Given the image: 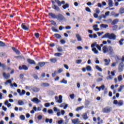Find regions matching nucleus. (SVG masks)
Masks as SVG:
<instances>
[{
	"instance_id": "nucleus-1",
	"label": "nucleus",
	"mask_w": 124,
	"mask_h": 124,
	"mask_svg": "<svg viewBox=\"0 0 124 124\" xmlns=\"http://www.w3.org/2000/svg\"><path fill=\"white\" fill-rule=\"evenodd\" d=\"M48 15L49 16H50L51 18H53V19H57L59 22H63V21H65L66 20L64 16L62 14H58V15H56L53 13H49Z\"/></svg>"
},
{
	"instance_id": "nucleus-2",
	"label": "nucleus",
	"mask_w": 124,
	"mask_h": 124,
	"mask_svg": "<svg viewBox=\"0 0 124 124\" xmlns=\"http://www.w3.org/2000/svg\"><path fill=\"white\" fill-rule=\"evenodd\" d=\"M102 38H108V39L116 40V38H117V36L113 33L110 34L109 33H107L102 36Z\"/></svg>"
},
{
	"instance_id": "nucleus-3",
	"label": "nucleus",
	"mask_w": 124,
	"mask_h": 124,
	"mask_svg": "<svg viewBox=\"0 0 124 124\" xmlns=\"http://www.w3.org/2000/svg\"><path fill=\"white\" fill-rule=\"evenodd\" d=\"M21 28L24 31H30V25L27 23H24L21 24Z\"/></svg>"
},
{
	"instance_id": "nucleus-4",
	"label": "nucleus",
	"mask_w": 124,
	"mask_h": 124,
	"mask_svg": "<svg viewBox=\"0 0 124 124\" xmlns=\"http://www.w3.org/2000/svg\"><path fill=\"white\" fill-rule=\"evenodd\" d=\"M55 98L56 102H57L60 104L62 103V95H59V97L58 96H55Z\"/></svg>"
},
{
	"instance_id": "nucleus-5",
	"label": "nucleus",
	"mask_w": 124,
	"mask_h": 124,
	"mask_svg": "<svg viewBox=\"0 0 124 124\" xmlns=\"http://www.w3.org/2000/svg\"><path fill=\"white\" fill-rule=\"evenodd\" d=\"M108 53L109 55L112 56V55L115 54V51H114V48L111 46H108Z\"/></svg>"
},
{
	"instance_id": "nucleus-6",
	"label": "nucleus",
	"mask_w": 124,
	"mask_h": 124,
	"mask_svg": "<svg viewBox=\"0 0 124 124\" xmlns=\"http://www.w3.org/2000/svg\"><path fill=\"white\" fill-rule=\"evenodd\" d=\"M112 110H113V109L111 107H107L103 108V113H110V112H111Z\"/></svg>"
},
{
	"instance_id": "nucleus-7",
	"label": "nucleus",
	"mask_w": 124,
	"mask_h": 124,
	"mask_svg": "<svg viewBox=\"0 0 124 124\" xmlns=\"http://www.w3.org/2000/svg\"><path fill=\"white\" fill-rule=\"evenodd\" d=\"M113 104L115 105H118V106H123L124 105V101H123V100L118 101V100H115L113 101Z\"/></svg>"
},
{
	"instance_id": "nucleus-8",
	"label": "nucleus",
	"mask_w": 124,
	"mask_h": 124,
	"mask_svg": "<svg viewBox=\"0 0 124 124\" xmlns=\"http://www.w3.org/2000/svg\"><path fill=\"white\" fill-rule=\"evenodd\" d=\"M31 101L36 104H38V103H40V102H41V101L36 97H34L31 99Z\"/></svg>"
},
{
	"instance_id": "nucleus-9",
	"label": "nucleus",
	"mask_w": 124,
	"mask_h": 124,
	"mask_svg": "<svg viewBox=\"0 0 124 124\" xmlns=\"http://www.w3.org/2000/svg\"><path fill=\"white\" fill-rule=\"evenodd\" d=\"M53 110L54 112H57V117H60L61 116V110L60 109L58 108L57 107H54L53 108Z\"/></svg>"
},
{
	"instance_id": "nucleus-10",
	"label": "nucleus",
	"mask_w": 124,
	"mask_h": 124,
	"mask_svg": "<svg viewBox=\"0 0 124 124\" xmlns=\"http://www.w3.org/2000/svg\"><path fill=\"white\" fill-rule=\"evenodd\" d=\"M55 1L57 3L58 6H62V4H65V1L64 0H62L61 2L60 0H55Z\"/></svg>"
},
{
	"instance_id": "nucleus-11",
	"label": "nucleus",
	"mask_w": 124,
	"mask_h": 124,
	"mask_svg": "<svg viewBox=\"0 0 124 124\" xmlns=\"http://www.w3.org/2000/svg\"><path fill=\"white\" fill-rule=\"evenodd\" d=\"M3 77L4 79L7 80L10 78V74L9 73H6L5 72L3 73Z\"/></svg>"
},
{
	"instance_id": "nucleus-12",
	"label": "nucleus",
	"mask_w": 124,
	"mask_h": 124,
	"mask_svg": "<svg viewBox=\"0 0 124 124\" xmlns=\"http://www.w3.org/2000/svg\"><path fill=\"white\" fill-rule=\"evenodd\" d=\"M124 63L123 62L121 63L118 68V70L119 72H122V71L124 70Z\"/></svg>"
},
{
	"instance_id": "nucleus-13",
	"label": "nucleus",
	"mask_w": 124,
	"mask_h": 124,
	"mask_svg": "<svg viewBox=\"0 0 124 124\" xmlns=\"http://www.w3.org/2000/svg\"><path fill=\"white\" fill-rule=\"evenodd\" d=\"M102 51L104 54H106V53H108V46H105L102 47Z\"/></svg>"
},
{
	"instance_id": "nucleus-14",
	"label": "nucleus",
	"mask_w": 124,
	"mask_h": 124,
	"mask_svg": "<svg viewBox=\"0 0 124 124\" xmlns=\"http://www.w3.org/2000/svg\"><path fill=\"white\" fill-rule=\"evenodd\" d=\"M72 123L73 124H79L80 123V121L78 119L72 120Z\"/></svg>"
},
{
	"instance_id": "nucleus-15",
	"label": "nucleus",
	"mask_w": 124,
	"mask_h": 124,
	"mask_svg": "<svg viewBox=\"0 0 124 124\" xmlns=\"http://www.w3.org/2000/svg\"><path fill=\"white\" fill-rule=\"evenodd\" d=\"M52 8L54 9V10H56V11H60V7L55 4L52 5Z\"/></svg>"
},
{
	"instance_id": "nucleus-16",
	"label": "nucleus",
	"mask_w": 124,
	"mask_h": 124,
	"mask_svg": "<svg viewBox=\"0 0 124 124\" xmlns=\"http://www.w3.org/2000/svg\"><path fill=\"white\" fill-rule=\"evenodd\" d=\"M82 117L84 120H88L89 117H88V114L87 113H84L82 115Z\"/></svg>"
},
{
	"instance_id": "nucleus-17",
	"label": "nucleus",
	"mask_w": 124,
	"mask_h": 124,
	"mask_svg": "<svg viewBox=\"0 0 124 124\" xmlns=\"http://www.w3.org/2000/svg\"><path fill=\"white\" fill-rule=\"evenodd\" d=\"M19 69H20V70H22V69H24V70H28V67L26 65H23L22 66H19Z\"/></svg>"
},
{
	"instance_id": "nucleus-18",
	"label": "nucleus",
	"mask_w": 124,
	"mask_h": 124,
	"mask_svg": "<svg viewBox=\"0 0 124 124\" xmlns=\"http://www.w3.org/2000/svg\"><path fill=\"white\" fill-rule=\"evenodd\" d=\"M119 23V19L116 18L113 20V21L111 23V25H116Z\"/></svg>"
},
{
	"instance_id": "nucleus-19",
	"label": "nucleus",
	"mask_w": 124,
	"mask_h": 124,
	"mask_svg": "<svg viewBox=\"0 0 124 124\" xmlns=\"http://www.w3.org/2000/svg\"><path fill=\"white\" fill-rule=\"evenodd\" d=\"M4 104L5 105H6V106H7V107L9 108V107H11V104L9 103V102L8 101V100H6L5 102H4Z\"/></svg>"
},
{
	"instance_id": "nucleus-20",
	"label": "nucleus",
	"mask_w": 124,
	"mask_h": 124,
	"mask_svg": "<svg viewBox=\"0 0 124 124\" xmlns=\"http://www.w3.org/2000/svg\"><path fill=\"white\" fill-rule=\"evenodd\" d=\"M98 27V25H94L93 26V29L94 31H99V29L97 28Z\"/></svg>"
},
{
	"instance_id": "nucleus-21",
	"label": "nucleus",
	"mask_w": 124,
	"mask_h": 124,
	"mask_svg": "<svg viewBox=\"0 0 124 124\" xmlns=\"http://www.w3.org/2000/svg\"><path fill=\"white\" fill-rule=\"evenodd\" d=\"M97 43L96 42H94L93 43L92 45H91V48H92V49H93V48H95L94 47H97Z\"/></svg>"
},
{
	"instance_id": "nucleus-22",
	"label": "nucleus",
	"mask_w": 124,
	"mask_h": 124,
	"mask_svg": "<svg viewBox=\"0 0 124 124\" xmlns=\"http://www.w3.org/2000/svg\"><path fill=\"white\" fill-rule=\"evenodd\" d=\"M27 62H28L30 63V64H34V63H35V62H34V61L31 59H28Z\"/></svg>"
},
{
	"instance_id": "nucleus-23",
	"label": "nucleus",
	"mask_w": 124,
	"mask_h": 124,
	"mask_svg": "<svg viewBox=\"0 0 124 124\" xmlns=\"http://www.w3.org/2000/svg\"><path fill=\"white\" fill-rule=\"evenodd\" d=\"M89 36L90 38H96V37H97V35L96 34H89Z\"/></svg>"
},
{
	"instance_id": "nucleus-24",
	"label": "nucleus",
	"mask_w": 124,
	"mask_h": 124,
	"mask_svg": "<svg viewBox=\"0 0 124 124\" xmlns=\"http://www.w3.org/2000/svg\"><path fill=\"white\" fill-rule=\"evenodd\" d=\"M76 37L78 39V41H82V37H81V36H80L79 34L76 35Z\"/></svg>"
},
{
	"instance_id": "nucleus-25",
	"label": "nucleus",
	"mask_w": 124,
	"mask_h": 124,
	"mask_svg": "<svg viewBox=\"0 0 124 124\" xmlns=\"http://www.w3.org/2000/svg\"><path fill=\"white\" fill-rule=\"evenodd\" d=\"M124 85H120V87L118 89V93H121V92L123 91V89H124Z\"/></svg>"
},
{
	"instance_id": "nucleus-26",
	"label": "nucleus",
	"mask_w": 124,
	"mask_h": 124,
	"mask_svg": "<svg viewBox=\"0 0 124 124\" xmlns=\"http://www.w3.org/2000/svg\"><path fill=\"white\" fill-rule=\"evenodd\" d=\"M92 51H93V52L94 53V54H97L99 53L98 50H97L96 48H92Z\"/></svg>"
},
{
	"instance_id": "nucleus-27",
	"label": "nucleus",
	"mask_w": 124,
	"mask_h": 124,
	"mask_svg": "<svg viewBox=\"0 0 124 124\" xmlns=\"http://www.w3.org/2000/svg\"><path fill=\"white\" fill-rule=\"evenodd\" d=\"M46 123H49V124H52V123H53V119H49L48 118H46Z\"/></svg>"
},
{
	"instance_id": "nucleus-28",
	"label": "nucleus",
	"mask_w": 124,
	"mask_h": 124,
	"mask_svg": "<svg viewBox=\"0 0 124 124\" xmlns=\"http://www.w3.org/2000/svg\"><path fill=\"white\" fill-rule=\"evenodd\" d=\"M0 67H2L3 69H5L6 67V65H5V63H2L1 62H0Z\"/></svg>"
},
{
	"instance_id": "nucleus-29",
	"label": "nucleus",
	"mask_w": 124,
	"mask_h": 124,
	"mask_svg": "<svg viewBox=\"0 0 124 124\" xmlns=\"http://www.w3.org/2000/svg\"><path fill=\"white\" fill-rule=\"evenodd\" d=\"M104 62L105 63L106 65H109V63H110V62H111V60L110 59H108H108H105Z\"/></svg>"
},
{
	"instance_id": "nucleus-30",
	"label": "nucleus",
	"mask_w": 124,
	"mask_h": 124,
	"mask_svg": "<svg viewBox=\"0 0 124 124\" xmlns=\"http://www.w3.org/2000/svg\"><path fill=\"white\" fill-rule=\"evenodd\" d=\"M84 107H84V106L79 107L76 108V111H77V112H78V111H80V110H82V109L84 108Z\"/></svg>"
},
{
	"instance_id": "nucleus-31",
	"label": "nucleus",
	"mask_w": 124,
	"mask_h": 124,
	"mask_svg": "<svg viewBox=\"0 0 124 124\" xmlns=\"http://www.w3.org/2000/svg\"><path fill=\"white\" fill-rule=\"evenodd\" d=\"M18 104L20 106L24 105L25 103L23 100H19L18 101Z\"/></svg>"
},
{
	"instance_id": "nucleus-32",
	"label": "nucleus",
	"mask_w": 124,
	"mask_h": 124,
	"mask_svg": "<svg viewBox=\"0 0 124 124\" xmlns=\"http://www.w3.org/2000/svg\"><path fill=\"white\" fill-rule=\"evenodd\" d=\"M10 87L12 88H17V87H18V85H17V84L16 83H14L13 84L11 83L10 84Z\"/></svg>"
},
{
	"instance_id": "nucleus-33",
	"label": "nucleus",
	"mask_w": 124,
	"mask_h": 124,
	"mask_svg": "<svg viewBox=\"0 0 124 124\" xmlns=\"http://www.w3.org/2000/svg\"><path fill=\"white\" fill-rule=\"evenodd\" d=\"M38 65H39L40 67H43V66L45 65V63L44 62H40L38 63Z\"/></svg>"
},
{
	"instance_id": "nucleus-34",
	"label": "nucleus",
	"mask_w": 124,
	"mask_h": 124,
	"mask_svg": "<svg viewBox=\"0 0 124 124\" xmlns=\"http://www.w3.org/2000/svg\"><path fill=\"white\" fill-rule=\"evenodd\" d=\"M100 27L103 29H106L107 28H108V25L102 24L100 25Z\"/></svg>"
},
{
	"instance_id": "nucleus-35",
	"label": "nucleus",
	"mask_w": 124,
	"mask_h": 124,
	"mask_svg": "<svg viewBox=\"0 0 124 124\" xmlns=\"http://www.w3.org/2000/svg\"><path fill=\"white\" fill-rule=\"evenodd\" d=\"M95 68L97 69V70H98V71H100V72H102V69L99 67L98 65L95 66Z\"/></svg>"
},
{
	"instance_id": "nucleus-36",
	"label": "nucleus",
	"mask_w": 124,
	"mask_h": 124,
	"mask_svg": "<svg viewBox=\"0 0 124 124\" xmlns=\"http://www.w3.org/2000/svg\"><path fill=\"white\" fill-rule=\"evenodd\" d=\"M26 93V91L24 90H22L19 94L20 96H23V95H25Z\"/></svg>"
},
{
	"instance_id": "nucleus-37",
	"label": "nucleus",
	"mask_w": 124,
	"mask_h": 124,
	"mask_svg": "<svg viewBox=\"0 0 124 124\" xmlns=\"http://www.w3.org/2000/svg\"><path fill=\"white\" fill-rule=\"evenodd\" d=\"M68 7H69V4L68 3H66L62 6V8L63 9H66V8H68Z\"/></svg>"
},
{
	"instance_id": "nucleus-38",
	"label": "nucleus",
	"mask_w": 124,
	"mask_h": 124,
	"mask_svg": "<svg viewBox=\"0 0 124 124\" xmlns=\"http://www.w3.org/2000/svg\"><path fill=\"white\" fill-rule=\"evenodd\" d=\"M124 39H121L119 41V45H121V46H122V45H124Z\"/></svg>"
},
{
	"instance_id": "nucleus-39",
	"label": "nucleus",
	"mask_w": 124,
	"mask_h": 124,
	"mask_svg": "<svg viewBox=\"0 0 124 124\" xmlns=\"http://www.w3.org/2000/svg\"><path fill=\"white\" fill-rule=\"evenodd\" d=\"M60 83H61L62 84H65V85H66V84H67V80L63 78L62 79V80L60 81Z\"/></svg>"
},
{
	"instance_id": "nucleus-40",
	"label": "nucleus",
	"mask_w": 124,
	"mask_h": 124,
	"mask_svg": "<svg viewBox=\"0 0 124 124\" xmlns=\"http://www.w3.org/2000/svg\"><path fill=\"white\" fill-rule=\"evenodd\" d=\"M50 61L51 62L55 63V62H57V60L56 58H52L50 59Z\"/></svg>"
},
{
	"instance_id": "nucleus-41",
	"label": "nucleus",
	"mask_w": 124,
	"mask_h": 124,
	"mask_svg": "<svg viewBox=\"0 0 124 124\" xmlns=\"http://www.w3.org/2000/svg\"><path fill=\"white\" fill-rule=\"evenodd\" d=\"M19 119H20L21 121H25V120H26V117L24 115H21L20 116Z\"/></svg>"
},
{
	"instance_id": "nucleus-42",
	"label": "nucleus",
	"mask_w": 124,
	"mask_h": 124,
	"mask_svg": "<svg viewBox=\"0 0 124 124\" xmlns=\"http://www.w3.org/2000/svg\"><path fill=\"white\" fill-rule=\"evenodd\" d=\"M108 5L110 7L113 6V1H112V0H108Z\"/></svg>"
},
{
	"instance_id": "nucleus-43",
	"label": "nucleus",
	"mask_w": 124,
	"mask_h": 124,
	"mask_svg": "<svg viewBox=\"0 0 124 124\" xmlns=\"http://www.w3.org/2000/svg\"><path fill=\"white\" fill-rule=\"evenodd\" d=\"M118 80L119 82H122V81H123V76L122 75L118 76Z\"/></svg>"
},
{
	"instance_id": "nucleus-44",
	"label": "nucleus",
	"mask_w": 124,
	"mask_h": 124,
	"mask_svg": "<svg viewBox=\"0 0 124 124\" xmlns=\"http://www.w3.org/2000/svg\"><path fill=\"white\" fill-rule=\"evenodd\" d=\"M12 80L11 79L8 80L5 82V85H8V84H12Z\"/></svg>"
},
{
	"instance_id": "nucleus-45",
	"label": "nucleus",
	"mask_w": 124,
	"mask_h": 124,
	"mask_svg": "<svg viewBox=\"0 0 124 124\" xmlns=\"http://www.w3.org/2000/svg\"><path fill=\"white\" fill-rule=\"evenodd\" d=\"M119 13H120V14H124V8H120V11H119Z\"/></svg>"
},
{
	"instance_id": "nucleus-46",
	"label": "nucleus",
	"mask_w": 124,
	"mask_h": 124,
	"mask_svg": "<svg viewBox=\"0 0 124 124\" xmlns=\"http://www.w3.org/2000/svg\"><path fill=\"white\" fill-rule=\"evenodd\" d=\"M86 70H87V71H91L92 70V67L90 65L87 66Z\"/></svg>"
},
{
	"instance_id": "nucleus-47",
	"label": "nucleus",
	"mask_w": 124,
	"mask_h": 124,
	"mask_svg": "<svg viewBox=\"0 0 124 124\" xmlns=\"http://www.w3.org/2000/svg\"><path fill=\"white\" fill-rule=\"evenodd\" d=\"M62 54L61 53H56L54 54V56L55 57H61V56H62Z\"/></svg>"
},
{
	"instance_id": "nucleus-48",
	"label": "nucleus",
	"mask_w": 124,
	"mask_h": 124,
	"mask_svg": "<svg viewBox=\"0 0 124 124\" xmlns=\"http://www.w3.org/2000/svg\"><path fill=\"white\" fill-rule=\"evenodd\" d=\"M33 92H34L35 93H37V92H39V89L37 88H34L32 89Z\"/></svg>"
},
{
	"instance_id": "nucleus-49",
	"label": "nucleus",
	"mask_w": 124,
	"mask_h": 124,
	"mask_svg": "<svg viewBox=\"0 0 124 124\" xmlns=\"http://www.w3.org/2000/svg\"><path fill=\"white\" fill-rule=\"evenodd\" d=\"M57 50L58 52H62V51H63L62 49V47L61 46H59L58 48H57Z\"/></svg>"
},
{
	"instance_id": "nucleus-50",
	"label": "nucleus",
	"mask_w": 124,
	"mask_h": 124,
	"mask_svg": "<svg viewBox=\"0 0 124 124\" xmlns=\"http://www.w3.org/2000/svg\"><path fill=\"white\" fill-rule=\"evenodd\" d=\"M97 120L98 121V124H102L103 121L102 120L100 121V117H98L97 118Z\"/></svg>"
},
{
	"instance_id": "nucleus-51",
	"label": "nucleus",
	"mask_w": 124,
	"mask_h": 124,
	"mask_svg": "<svg viewBox=\"0 0 124 124\" xmlns=\"http://www.w3.org/2000/svg\"><path fill=\"white\" fill-rule=\"evenodd\" d=\"M4 46H5V44L0 41V47H3Z\"/></svg>"
},
{
	"instance_id": "nucleus-52",
	"label": "nucleus",
	"mask_w": 124,
	"mask_h": 124,
	"mask_svg": "<svg viewBox=\"0 0 124 124\" xmlns=\"http://www.w3.org/2000/svg\"><path fill=\"white\" fill-rule=\"evenodd\" d=\"M76 63H78V64H80L81 62H82V60H77L76 61Z\"/></svg>"
},
{
	"instance_id": "nucleus-53",
	"label": "nucleus",
	"mask_w": 124,
	"mask_h": 124,
	"mask_svg": "<svg viewBox=\"0 0 124 124\" xmlns=\"http://www.w3.org/2000/svg\"><path fill=\"white\" fill-rule=\"evenodd\" d=\"M54 36H55V37L56 38H61V37H62V36H61V35L59 34H55L54 35Z\"/></svg>"
},
{
	"instance_id": "nucleus-54",
	"label": "nucleus",
	"mask_w": 124,
	"mask_h": 124,
	"mask_svg": "<svg viewBox=\"0 0 124 124\" xmlns=\"http://www.w3.org/2000/svg\"><path fill=\"white\" fill-rule=\"evenodd\" d=\"M43 87H49V86H50V84H49L48 83H43Z\"/></svg>"
},
{
	"instance_id": "nucleus-55",
	"label": "nucleus",
	"mask_w": 124,
	"mask_h": 124,
	"mask_svg": "<svg viewBox=\"0 0 124 124\" xmlns=\"http://www.w3.org/2000/svg\"><path fill=\"white\" fill-rule=\"evenodd\" d=\"M113 76H109L107 78V80H112L113 79Z\"/></svg>"
},
{
	"instance_id": "nucleus-56",
	"label": "nucleus",
	"mask_w": 124,
	"mask_h": 124,
	"mask_svg": "<svg viewBox=\"0 0 124 124\" xmlns=\"http://www.w3.org/2000/svg\"><path fill=\"white\" fill-rule=\"evenodd\" d=\"M60 113H61V115H62V116H64V114H65V111L62 109V110H61Z\"/></svg>"
},
{
	"instance_id": "nucleus-57",
	"label": "nucleus",
	"mask_w": 124,
	"mask_h": 124,
	"mask_svg": "<svg viewBox=\"0 0 124 124\" xmlns=\"http://www.w3.org/2000/svg\"><path fill=\"white\" fill-rule=\"evenodd\" d=\"M75 96V95L74 94V93L70 95V97L71 99H74Z\"/></svg>"
},
{
	"instance_id": "nucleus-58",
	"label": "nucleus",
	"mask_w": 124,
	"mask_h": 124,
	"mask_svg": "<svg viewBox=\"0 0 124 124\" xmlns=\"http://www.w3.org/2000/svg\"><path fill=\"white\" fill-rule=\"evenodd\" d=\"M112 29L113 31H116V30H118V26L117 25H114Z\"/></svg>"
},
{
	"instance_id": "nucleus-59",
	"label": "nucleus",
	"mask_w": 124,
	"mask_h": 124,
	"mask_svg": "<svg viewBox=\"0 0 124 124\" xmlns=\"http://www.w3.org/2000/svg\"><path fill=\"white\" fill-rule=\"evenodd\" d=\"M95 63H97V64H99L100 62L98 60V58H95Z\"/></svg>"
},
{
	"instance_id": "nucleus-60",
	"label": "nucleus",
	"mask_w": 124,
	"mask_h": 124,
	"mask_svg": "<svg viewBox=\"0 0 124 124\" xmlns=\"http://www.w3.org/2000/svg\"><path fill=\"white\" fill-rule=\"evenodd\" d=\"M47 112L48 113V114H53L54 113L53 110L52 109H48Z\"/></svg>"
},
{
	"instance_id": "nucleus-61",
	"label": "nucleus",
	"mask_w": 124,
	"mask_h": 124,
	"mask_svg": "<svg viewBox=\"0 0 124 124\" xmlns=\"http://www.w3.org/2000/svg\"><path fill=\"white\" fill-rule=\"evenodd\" d=\"M58 124H63V120H61L58 121Z\"/></svg>"
},
{
	"instance_id": "nucleus-62",
	"label": "nucleus",
	"mask_w": 124,
	"mask_h": 124,
	"mask_svg": "<svg viewBox=\"0 0 124 124\" xmlns=\"http://www.w3.org/2000/svg\"><path fill=\"white\" fill-rule=\"evenodd\" d=\"M99 51H101V46L99 45H97V47H96Z\"/></svg>"
},
{
	"instance_id": "nucleus-63",
	"label": "nucleus",
	"mask_w": 124,
	"mask_h": 124,
	"mask_svg": "<svg viewBox=\"0 0 124 124\" xmlns=\"http://www.w3.org/2000/svg\"><path fill=\"white\" fill-rule=\"evenodd\" d=\"M52 30L53 31H59V30L56 29V28L54 27H52Z\"/></svg>"
},
{
	"instance_id": "nucleus-64",
	"label": "nucleus",
	"mask_w": 124,
	"mask_h": 124,
	"mask_svg": "<svg viewBox=\"0 0 124 124\" xmlns=\"http://www.w3.org/2000/svg\"><path fill=\"white\" fill-rule=\"evenodd\" d=\"M60 42L62 44H65V40L62 39L60 41Z\"/></svg>"
}]
</instances>
